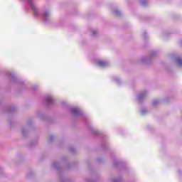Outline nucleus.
<instances>
[{
    "label": "nucleus",
    "mask_w": 182,
    "mask_h": 182,
    "mask_svg": "<svg viewBox=\"0 0 182 182\" xmlns=\"http://www.w3.org/2000/svg\"><path fill=\"white\" fill-rule=\"evenodd\" d=\"M27 4L29 5L30 8L33 12V16L36 18L41 16L44 22H48L50 21V12L48 10L44 11L43 13H41V10L36 6L33 1L32 0H26Z\"/></svg>",
    "instance_id": "f257e3e1"
},
{
    "label": "nucleus",
    "mask_w": 182,
    "mask_h": 182,
    "mask_svg": "<svg viewBox=\"0 0 182 182\" xmlns=\"http://www.w3.org/2000/svg\"><path fill=\"white\" fill-rule=\"evenodd\" d=\"M95 63L100 68H106V67L109 66V63L107 61H103V60H98L95 61Z\"/></svg>",
    "instance_id": "f03ea898"
},
{
    "label": "nucleus",
    "mask_w": 182,
    "mask_h": 182,
    "mask_svg": "<svg viewBox=\"0 0 182 182\" xmlns=\"http://www.w3.org/2000/svg\"><path fill=\"white\" fill-rule=\"evenodd\" d=\"M70 112L73 114H75V116H80V114H82V111L77 107H72Z\"/></svg>",
    "instance_id": "7ed1b4c3"
},
{
    "label": "nucleus",
    "mask_w": 182,
    "mask_h": 182,
    "mask_svg": "<svg viewBox=\"0 0 182 182\" xmlns=\"http://www.w3.org/2000/svg\"><path fill=\"white\" fill-rule=\"evenodd\" d=\"M146 95H147V92H146V91H144V92L139 93L137 96L138 102H141V100H143V99H144V97H146Z\"/></svg>",
    "instance_id": "20e7f679"
},
{
    "label": "nucleus",
    "mask_w": 182,
    "mask_h": 182,
    "mask_svg": "<svg viewBox=\"0 0 182 182\" xmlns=\"http://www.w3.org/2000/svg\"><path fill=\"white\" fill-rule=\"evenodd\" d=\"M45 102L48 103V105H52L53 102V99L52 98V96L47 95L45 97Z\"/></svg>",
    "instance_id": "39448f33"
},
{
    "label": "nucleus",
    "mask_w": 182,
    "mask_h": 182,
    "mask_svg": "<svg viewBox=\"0 0 182 182\" xmlns=\"http://www.w3.org/2000/svg\"><path fill=\"white\" fill-rule=\"evenodd\" d=\"M176 63L179 66V68H182V58L181 57H178L176 58Z\"/></svg>",
    "instance_id": "423d86ee"
},
{
    "label": "nucleus",
    "mask_w": 182,
    "mask_h": 182,
    "mask_svg": "<svg viewBox=\"0 0 182 182\" xmlns=\"http://www.w3.org/2000/svg\"><path fill=\"white\" fill-rule=\"evenodd\" d=\"M159 101L158 100H154L153 102H152V105L153 106H157V105H159Z\"/></svg>",
    "instance_id": "0eeeda50"
},
{
    "label": "nucleus",
    "mask_w": 182,
    "mask_h": 182,
    "mask_svg": "<svg viewBox=\"0 0 182 182\" xmlns=\"http://www.w3.org/2000/svg\"><path fill=\"white\" fill-rule=\"evenodd\" d=\"M140 2H141V5H142V6H145L147 1L146 0H141Z\"/></svg>",
    "instance_id": "6e6552de"
},
{
    "label": "nucleus",
    "mask_w": 182,
    "mask_h": 182,
    "mask_svg": "<svg viewBox=\"0 0 182 182\" xmlns=\"http://www.w3.org/2000/svg\"><path fill=\"white\" fill-rule=\"evenodd\" d=\"M146 113H147V110L144 108H143L141 110V114H146Z\"/></svg>",
    "instance_id": "1a4fd4ad"
},
{
    "label": "nucleus",
    "mask_w": 182,
    "mask_h": 182,
    "mask_svg": "<svg viewBox=\"0 0 182 182\" xmlns=\"http://www.w3.org/2000/svg\"><path fill=\"white\" fill-rule=\"evenodd\" d=\"M97 33V31L96 30H92V36H95V35H96Z\"/></svg>",
    "instance_id": "9d476101"
},
{
    "label": "nucleus",
    "mask_w": 182,
    "mask_h": 182,
    "mask_svg": "<svg viewBox=\"0 0 182 182\" xmlns=\"http://www.w3.org/2000/svg\"><path fill=\"white\" fill-rule=\"evenodd\" d=\"M114 81L116 82L117 83H120V80L117 77H114Z\"/></svg>",
    "instance_id": "9b49d317"
},
{
    "label": "nucleus",
    "mask_w": 182,
    "mask_h": 182,
    "mask_svg": "<svg viewBox=\"0 0 182 182\" xmlns=\"http://www.w3.org/2000/svg\"><path fill=\"white\" fill-rule=\"evenodd\" d=\"M114 14H115V15H120V11H114Z\"/></svg>",
    "instance_id": "f8f14e48"
},
{
    "label": "nucleus",
    "mask_w": 182,
    "mask_h": 182,
    "mask_svg": "<svg viewBox=\"0 0 182 182\" xmlns=\"http://www.w3.org/2000/svg\"><path fill=\"white\" fill-rule=\"evenodd\" d=\"M113 182H120V180H119V179H114V180L113 181Z\"/></svg>",
    "instance_id": "ddd939ff"
}]
</instances>
